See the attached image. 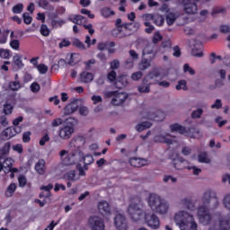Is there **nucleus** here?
I'll list each match as a JSON object with an SVG mask.
<instances>
[{
    "instance_id": "423d86ee",
    "label": "nucleus",
    "mask_w": 230,
    "mask_h": 230,
    "mask_svg": "<svg viewBox=\"0 0 230 230\" xmlns=\"http://www.w3.org/2000/svg\"><path fill=\"white\" fill-rule=\"evenodd\" d=\"M75 147L71 145V141L69 143V151L63 149L59 152V157L65 166H73V164H76V161H78V155H73V151Z\"/></svg>"
},
{
    "instance_id": "a18cd8bd",
    "label": "nucleus",
    "mask_w": 230,
    "mask_h": 230,
    "mask_svg": "<svg viewBox=\"0 0 230 230\" xmlns=\"http://www.w3.org/2000/svg\"><path fill=\"white\" fill-rule=\"evenodd\" d=\"M121 80H125V84L121 83ZM121 80H118L115 82L114 85L117 89H123V87L127 85V78L125 76H122Z\"/></svg>"
},
{
    "instance_id": "774afa93",
    "label": "nucleus",
    "mask_w": 230,
    "mask_h": 230,
    "mask_svg": "<svg viewBox=\"0 0 230 230\" xmlns=\"http://www.w3.org/2000/svg\"><path fill=\"white\" fill-rule=\"evenodd\" d=\"M116 76H117L116 71L111 70V71L108 74L107 78H108V80H109L110 82H114V81L116 80Z\"/></svg>"
},
{
    "instance_id": "37998d69",
    "label": "nucleus",
    "mask_w": 230,
    "mask_h": 230,
    "mask_svg": "<svg viewBox=\"0 0 230 230\" xmlns=\"http://www.w3.org/2000/svg\"><path fill=\"white\" fill-rule=\"evenodd\" d=\"M24 10V4H18L13 7V13H22Z\"/></svg>"
},
{
    "instance_id": "4c0bfd02",
    "label": "nucleus",
    "mask_w": 230,
    "mask_h": 230,
    "mask_svg": "<svg viewBox=\"0 0 230 230\" xmlns=\"http://www.w3.org/2000/svg\"><path fill=\"white\" fill-rule=\"evenodd\" d=\"M122 28L125 31V33H130V35H132V33H134V28H132V26H134V23L132 22H128V23H122Z\"/></svg>"
},
{
    "instance_id": "864d4df0",
    "label": "nucleus",
    "mask_w": 230,
    "mask_h": 230,
    "mask_svg": "<svg viewBox=\"0 0 230 230\" xmlns=\"http://www.w3.org/2000/svg\"><path fill=\"white\" fill-rule=\"evenodd\" d=\"M64 24H66V21H64V20H59V21L52 20L51 21L52 28H58V26H62Z\"/></svg>"
},
{
    "instance_id": "69168bd1",
    "label": "nucleus",
    "mask_w": 230,
    "mask_h": 230,
    "mask_svg": "<svg viewBox=\"0 0 230 230\" xmlns=\"http://www.w3.org/2000/svg\"><path fill=\"white\" fill-rule=\"evenodd\" d=\"M10 46L11 48H13V49H19V46H21V43L19 42V40H13L10 42Z\"/></svg>"
},
{
    "instance_id": "1a4fd4ad",
    "label": "nucleus",
    "mask_w": 230,
    "mask_h": 230,
    "mask_svg": "<svg viewBox=\"0 0 230 230\" xmlns=\"http://www.w3.org/2000/svg\"><path fill=\"white\" fill-rule=\"evenodd\" d=\"M145 222L148 226V227H151V229H159L161 226V221L159 220V217L154 213L146 214Z\"/></svg>"
},
{
    "instance_id": "f03ea898",
    "label": "nucleus",
    "mask_w": 230,
    "mask_h": 230,
    "mask_svg": "<svg viewBox=\"0 0 230 230\" xmlns=\"http://www.w3.org/2000/svg\"><path fill=\"white\" fill-rule=\"evenodd\" d=\"M174 221L181 230H197V222L193 215L181 210L175 214Z\"/></svg>"
},
{
    "instance_id": "7c9ffc66",
    "label": "nucleus",
    "mask_w": 230,
    "mask_h": 230,
    "mask_svg": "<svg viewBox=\"0 0 230 230\" xmlns=\"http://www.w3.org/2000/svg\"><path fill=\"white\" fill-rule=\"evenodd\" d=\"M181 204L182 206H184V208L190 209V211H193V209H195V203H193V201L190 199H184L183 200H181Z\"/></svg>"
},
{
    "instance_id": "7ed1b4c3",
    "label": "nucleus",
    "mask_w": 230,
    "mask_h": 230,
    "mask_svg": "<svg viewBox=\"0 0 230 230\" xmlns=\"http://www.w3.org/2000/svg\"><path fill=\"white\" fill-rule=\"evenodd\" d=\"M148 206L154 213L158 215H166L170 209V203L157 194L149 195Z\"/></svg>"
},
{
    "instance_id": "a211bd4d",
    "label": "nucleus",
    "mask_w": 230,
    "mask_h": 230,
    "mask_svg": "<svg viewBox=\"0 0 230 230\" xmlns=\"http://www.w3.org/2000/svg\"><path fill=\"white\" fill-rule=\"evenodd\" d=\"M98 211L102 215V217H109L111 215V205L109 202L102 200L97 205Z\"/></svg>"
},
{
    "instance_id": "f3484780",
    "label": "nucleus",
    "mask_w": 230,
    "mask_h": 230,
    "mask_svg": "<svg viewBox=\"0 0 230 230\" xmlns=\"http://www.w3.org/2000/svg\"><path fill=\"white\" fill-rule=\"evenodd\" d=\"M79 102L80 101L78 99H74L71 102H69L64 109V115L69 116L74 112H76V111H78Z\"/></svg>"
},
{
    "instance_id": "c9c22d12",
    "label": "nucleus",
    "mask_w": 230,
    "mask_h": 230,
    "mask_svg": "<svg viewBox=\"0 0 230 230\" xmlns=\"http://www.w3.org/2000/svg\"><path fill=\"white\" fill-rule=\"evenodd\" d=\"M192 57H197L198 58H202L204 57V52H202V49L197 48V46H194V48L191 50Z\"/></svg>"
},
{
    "instance_id": "58836bf2",
    "label": "nucleus",
    "mask_w": 230,
    "mask_h": 230,
    "mask_svg": "<svg viewBox=\"0 0 230 230\" xmlns=\"http://www.w3.org/2000/svg\"><path fill=\"white\" fill-rule=\"evenodd\" d=\"M187 82L186 80H180L176 85V90L177 91H188V86H187Z\"/></svg>"
},
{
    "instance_id": "ddd939ff",
    "label": "nucleus",
    "mask_w": 230,
    "mask_h": 230,
    "mask_svg": "<svg viewBox=\"0 0 230 230\" xmlns=\"http://www.w3.org/2000/svg\"><path fill=\"white\" fill-rule=\"evenodd\" d=\"M13 163H15V161L12 157H6L2 160V166L5 173H10V172H19V169L13 168Z\"/></svg>"
},
{
    "instance_id": "13d9d810",
    "label": "nucleus",
    "mask_w": 230,
    "mask_h": 230,
    "mask_svg": "<svg viewBox=\"0 0 230 230\" xmlns=\"http://www.w3.org/2000/svg\"><path fill=\"white\" fill-rule=\"evenodd\" d=\"M0 57L1 58H10V50L0 49Z\"/></svg>"
},
{
    "instance_id": "72a5a7b5",
    "label": "nucleus",
    "mask_w": 230,
    "mask_h": 230,
    "mask_svg": "<svg viewBox=\"0 0 230 230\" xmlns=\"http://www.w3.org/2000/svg\"><path fill=\"white\" fill-rule=\"evenodd\" d=\"M202 114H204V110L202 108L197 109L191 112L192 119H200L202 118Z\"/></svg>"
},
{
    "instance_id": "3c124183",
    "label": "nucleus",
    "mask_w": 230,
    "mask_h": 230,
    "mask_svg": "<svg viewBox=\"0 0 230 230\" xmlns=\"http://www.w3.org/2000/svg\"><path fill=\"white\" fill-rule=\"evenodd\" d=\"M223 204L228 211H230V194H226L223 199Z\"/></svg>"
},
{
    "instance_id": "b1692460",
    "label": "nucleus",
    "mask_w": 230,
    "mask_h": 230,
    "mask_svg": "<svg viewBox=\"0 0 230 230\" xmlns=\"http://www.w3.org/2000/svg\"><path fill=\"white\" fill-rule=\"evenodd\" d=\"M35 170L39 175H44L46 173V161L40 159L35 164Z\"/></svg>"
},
{
    "instance_id": "e2e57ef3",
    "label": "nucleus",
    "mask_w": 230,
    "mask_h": 230,
    "mask_svg": "<svg viewBox=\"0 0 230 230\" xmlns=\"http://www.w3.org/2000/svg\"><path fill=\"white\" fill-rule=\"evenodd\" d=\"M163 181L164 182H169V181H171L172 182H173V184H175V182H177V178L172 175H164Z\"/></svg>"
},
{
    "instance_id": "4be33fe9",
    "label": "nucleus",
    "mask_w": 230,
    "mask_h": 230,
    "mask_svg": "<svg viewBox=\"0 0 230 230\" xmlns=\"http://www.w3.org/2000/svg\"><path fill=\"white\" fill-rule=\"evenodd\" d=\"M112 36L117 39H125L126 37H130V33L125 32L123 27H117L112 31Z\"/></svg>"
},
{
    "instance_id": "473e14b6",
    "label": "nucleus",
    "mask_w": 230,
    "mask_h": 230,
    "mask_svg": "<svg viewBox=\"0 0 230 230\" xmlns=\"http://www.w3.org/2000/svg\"><path fill=\"white\" fill-rule=\"evenodd\" d=\"M22 56L17 54L13 57V65L18 66V69H21V67H24V64L22 63Z\"/></svg>"
},
{
    "instance_id": "09e8293b",
    "label": "nucleus",
    "mask_w": 230,
    "mask_h": 230,
    "mask_svg": "<svg viewBox=\"0 0 230 230\" xmlns=\"http://www.w3.org/2000/svg\"><path fill=\"white\" fill-rule=\"evenodd\" d=\"M144 25L146 27L145 29L146 33H152L154 30H155V27H154V25H152V23L149 22H145Z\"/></svg>"
},
{
    "instance_id": "9b49d317",
    "label": "nucleus",
    "mask_w": 230,
    "mask_h": 230,
    "mask_svg": "<svg viewBox=\"0 0 230 230\" xmlns=\"http://www.w3.org/2000/svg\"><path fill=\"white\" fill-rule=\"evenodd\" d=\"M88 222L93 230H105V221L98 216L90 217Z\"/></svg>"
},
{
    "instance_id": "0e129e2a",
    "label": "nucleus",
    "mask_w": 230,
    "mask_h": 230,
    "mask_svg": "<svg viewBox=\"0 0 230 230\" xmlns=\"http://www.w3.org/2000/svg\"><path fill=\"white\" fill-rule=\"evenodd\" d=\"M31 91L32 93H39L40 91V84H39L38 83H32L31 84Z\"/></svg>"
},
{
    "instance_id": "338daca9",
    "label": "nucleus",
    "mask_w": 230,
    "mask_h": 230,
    "mask_svg": "<svg viewBox=\"0 0 230 230\" xmlns=\"http://www.w3.org/2000/svg\"><path fill=\"white\" fill-rule=\"evenodd\" d=\"M111 65V69L114 71V69H119V60L114 59L110 63Z\"/></svg>"
},
{
    "instance_id": "c03bdc74",
    "label": "nucleus",
    "mask_w": 230,
    "mask_h": 230,
    "mask_svg": "<svg viewBox=\"0 0 230 230\" xmlns=\"http://www.w3.org/2000/svg\"><path fill=\"white\" fill-rule=\"evenodd\" d=\"M49 28H48V25L42 24L40 27V33L43 35V37H49Z\"/></svg>"
},
{
    "instance_id": "e433bc0d",
    "label": "nucleus",
    "mask_w": 230,
    "mask_h": 230,
    "mask_svg": "<svg viewBox=\"0 0 230 230\" xmlns=\"http://www.w3.org/2000/svg\"><path fill=\"white\" fill-rule=\"evenodd\" d=\"M76 170L79 172V175L84 177L85 176V171L84 170H89V164H84V166H82V164H79L76 165Z\"/></svg>"
},
{
    "instance_id": "20e7f679",
    "label": "nucleus",
    "mask_w": 230,
    "mask_h": 230,
    "mask_svg": "<svg viewBox=\"0 0 230 230\" xmlns=\"http://www.w3.org/2000/svg\"><path fill=\"white\" fill-rule=\"evenodd\" d=\"M218 198H217V192L208 190H206L201 197V205L199 208H203L204 209H216L218 208Z\"/></svg>"
},
{
    "instance_id": "49530a36",
    "label": "nucleus",
    "mask_w": 230,
    "mask_h": 230,
    "mask_svg": "<svg viewBox=\"0 0 230 230\" xmlns=\"http://www.w3.org/2000/svg\"><path fill=\"white\" fill-rule=\"evenodd\" d=\"M36 67L40 75H46L48 73V66L44 64H40Z\"/></svg>"
},
{
    "instance_id": "5fc2aeb1",
    "label": "nucleus",
    "mask_w": 230,
    "mask_h": 230,
    "mask_svg": "<svg viewBox=\"0 0 230 230\" xmlns=\"http://www.w3.org/2000/svg\"><path fill=\"white\" fill-rule=\"evenodd\" d=\"M153 21L156 26H163V24H164V18H163V16H156Z\"/></svg>"
},
{
    "instance_id": "4d7b16f0",
    "label": "nucleus",
    "mask_w": 230,
    "mask_h": 230,
    "mask_svg": "<svg viewBox=\"0 0 230 230\" xmlns=\"http://www.w3.org/2000/svg\"><path fill=\"white\" fill-rule=\"evenodd\" d=\"M161 40H163V36L161 35V33L159 32L155 33L153 37V44H159Z\"/></svg>"
},
{
    "instance_id": "6e6552de",
    "label": "nucleus",
    "mask_w": 230,
    "mask_h": 230,
    "mask_svg": "<svg viewBox=\"0 0 230 230\" xmlns=\"http://www.w3.org/2000/svg\"><path fill=\"white\" fill-rule=\"evenodd\" d=\"M210 210L211 208H198V218L203 226H209L211 220H213Z\"/></svg>"
},
{
    "instance_id": "cd10ccee",
    "label": "nucleus",
    "mask_w": 230,
    "mask_h": 230,
    "mask_svg": "<svg viewBox=\"0 0 230 230\" xmlns=\"http://www.w3.org/2000/svg\"><path fill=\"white\" fill-rule=\"evenodd\" d=\"M62 123H64V119H62L60 118L54 119L51 121L50 125L49 126V129L55 131V128H57L58 127H60V125H62Z\"/></svg>"
},
{
    "instance_id": "5701e85b",
    "label": "nucleus",
    "mask_w": 230,
    "mask_h": 230,
    "mask_svg": "<svg viewBox=\"0 0 230 230\" xmlns=\"http://www.w3.org/2000/svg\"><path fill=\"white\" fill-rule=\"evenodd\" d=\"M159 76H161V72L157 69H153L145 76L144 84H146V82L150 83V80H155V78H159Z\"/></svg>"
},
{
    "instance_id": "2f4dec72",
    "label": "nucleus",
    "mask_w": 230,
    "mask_h": 230,
    "mask_svg": "<svg viewBox=\"0 0 230 230\" xmlns=\"http://www.w3.org/2000/svg\"><path fill=\"white\" fill-rule=\"evenodd\" d=\"M151 65L152 64L150 63V61L148 59L143 58L141 60V62L139 63L138 67H139L140 71H146V69L148 67H150Z\"/></svg>"
},
{
    "instance_id": "f257e3e1",
    "label": "nucleus",
    "mask_w": 230,
    "mask_h": 230,
    "mask_svg": "<svg viewBox=\"0 0 230 230\" xmlns=\"http://www.w3.org/2000/svg\"><path fill=\"white\" fill-rule=\"evenodd\" d=\"M72 155H77L78 161H83L84 164H93L94 163V157L92 155H84V146H85V138L84 137H77L71 140Z\"/></svg>"
},
{
    "instance_id": "603ef678",
    "label": "nucleus",
    "mask_w": 230,
    "mask_h": 230,
    "mask_svg": "<svg viewBox=\"0 0 230 230\" xmlns=\"http://www.w3.org/2000/svg\"><path fill=\"white\" fill-rule=\"evenodd\" d=\"M131 78L135 81L137 82V80H141L143 78V72L138 71L135 72L131 75Z\"/></svg>"
},
{
    "instance_id": "8fccbe9b",
    "label": "nucleus",
    "mask_w": 230,
    "mask_h": 230,
    "mask_svg": "<svg viewBox=\"0 0 230 230\" xmlns=\"http://www.w3.org/2000/svg\"><path fill=\"white\" fill-rule=\"evenodd\" d=\"M188 170H192L193 175H200V173L202 172V169L195 165H191V166L189 165Z\"/></svg>"
},
{
    "instance_id": "bf43d9fd",
    "label": "nucleus",
    "mask_w": 230,
    "mask_h": 230,
    "mask_svg": "<svg viewBox=\"0 0 230 230\" xmlns=\"http://www.w3.org/2000/svg\"><path fill=\"white\" fill-rule=\"evenodd\" d=\"M22 18L25 24H31L32 18L30 16L29 13H24Z\"/></svg>"
},
{
    "instance_id": "f8f14e48",
    "label": "nucleus",
    "mask_w": 230,
    "mask_h": 230,
    "mask_svg": "<svg viewBox=\"0 0 230 230\" xmlns=\"http://www.w3.org/2000/svg\"><path fill=\"white\" fill-rule=\"evenodd\" d=\"M114 226L119 230H127V217L123 214H117L114 218Z\"/></svg>"
},
{
    "instance_id": "c85d7f7f",
    "label": "nucleus",
    "mask_w": 230,
    "mask_h": 230,
    "mask_svg": "<svg viewBox=\"0 0 230 230\" xmlns=\"http://www.w3.org/2000/svg\"><path fill=\"white\" fill-rule=\"evenodd\" d=\"M150 85H152V83L146 82V84H145V79H143V81H142V85H140V86L137 88V91H138L139 93H150Z\"/></svg>"
},
{
    "instance_id": "f704fd0d",
    "label": "nucleus",
    "mask_w": 230,
    "mask_h": 230,
    "mask_svg": "<svg viewBox=\"0 0 230 230\" xmlns=\"http://www.w3.org/2000/svg\"><path fill=\"white\" fill-rule=\"evenodd\" d=\"M175 21H177V16L175 15V13H169L166 15V22H167L168 26L173 25V23L175 22Z\"/></svg>"
},
{
    "instance_id": "c756f323",
    "label": "nucleus",
    "mask_w": 230,
    "mask_h": 230,
    "mask_svg": "<svg viewBox=\"0 0 230 230\" xmlns=\"http://www.w3.org/2000/svg\"><path fill=\"white\" fill-rule=\"evenodd\" d=\"M198 161L199 163H205L206 164H209V163H211V160L208 157V153L206 152L199 154Z\"/></svg>"
},
{
    "instance_id": "412c9836",
    "label": "nucleus",
    "mask_w": 230,
    "mask_h": 230,
    "mask_svg": "<svg viewBox=\"0 0 230 230\" xmlns=\"http://www.w3.org/2000/svg\"><path fill=\"white\" fill-rule=\"evenodd\" d=\"M94 80V74L87 71H84L80 74V81L83 84H91Z\"/></svg>"
},
{
    "instance_id": "de8ad7c7",
    "label": "nucleus",
    "mask_w": 230,
    "mask_h": 230,
    "mask_svg": "<svg viewBox=\"0 0 230 230\" xmlns=\"http://www.w3.org/2000/svg\"><path fill=\"white\" fill-rule=\"evenodd\" d=\"M66 181H75V177H76V173L75 171H69L64 175Z\"/></svg>"
},
{
    "instance_id": "79ce46f5",
    "label": "nucleus",
    "mask_w": 230,
    "mask_h": 230,
    "mask_svg": "<svg viewBox=\"0 0 230 230\" xmlns=\"http://www.w3.org/2000/svg\"><path fill=\"white\" fill-rule=\"evenodd\" d=\"M9 89H11V91H19V89H21V83H19V81L10 82Z\"/></svg>"
},
{
    "instance_id": "680f3d73",
    "label": "nucleus",
    "mask_w": 230,
    "mask_h": 230,
    "mask_svg": "<svg viewBox=\"0 0 230 230\" xmlns=\"http://www.w3.org/2000/svg\"><path fill=\"white\" fill-rule=\"evenodd\" d=\"M49 135L45 134L44 137H41V139L40 140V146H44L46 145V143H49Z\"/></svg>"
},
{
    "instance_id": "bb28decb",
    "label": "nucleus",
    "mask_w": 230,
    "mask_h": 230,
    "mask_svg": "<svg viewBox=\"0 0 230 230\" xmlns=\"http://www.w3.org/2000/svg\"><path fill=\"white\" fill-rule=\"evenodd\" d=\"M15 136V130L12 128H7L2 132L3 139L8 140L12 139Z\"/></svg>"
},
{
    "instance_id": "39448f33",
    "label": "nucleus",
    "mask_w": 230,
    "mask_h": 230,
    "mask_svg": "<svg viewBox=\"0 0 230 230\" xmlns=\"http://www.w3.org/2000/svg\"><path fill=\"white\" fill-rule=\"evenodd\" d=\"M128 213L134 222H139V220L143 218L144 213L141 199H137L130 203L128 208Z\"/></svg>"
},
{
    "instance_id": "052dcab7",
    "label": "nucleus",
    "mask_w": 230,
    "mask_h": 230,
    "mask_svg": "<svg viewBox=\"0 0 230 230\" xmlns=\"http://www.w3.org/2000/svg\"><path fill=\"white\" fill-rule=\"evenodd\" d=\"M183 71H184V73H189L191 75H195V70L191 66H190L189 64H185L183 66Z\"/></svg>"
},
{
    "instance_id": "a19ab883",
    "label": "nucleus",
    "mask_w": 230,
    "mask_h": 230,
    "mask_svg": "<svg viewBox=\"0 0 230 230\" xmlns=\"http://www.w3.org/2000/svg\"><path fill=\"white\" fill-rule=\"evenodd\" d=\"M101 13L103 17H111V15H114V11H111L109 7H104L102 9Z\"/></svg>"
},
{
    "instance_id": "aec40b11",
    "label": "nucleus",
    "mask_w": 230,
    "mask_h": 230,
    "mask_svg": "<svg viewBox=\"0 0 230 230\" xmlns=\"http://www.w3.org/2000/svg\"><path fill=\"white\" fill-rule=\"evenodd\" d=\"M128 54L130 58L126 60V66L129 68L134 67V62H136V60H139V54H137L134 49L129 50Z\"/></svg>"
},
{
    "instance_id": "4468645a",
    "label": "nucleus",
    "mask_w": 230,
    "mask_h": 230,
    "mask_svg": "<svg viewBox=\"0 0 230 230\" xmlns=\"http://www.w3.org/2000/svg\"><path fill=\"white\" fill-rule=\"evenodd\" d=\"M170 137H175L169 133L156 135L154 137L155 143H164L165 145H173V139Z\"/></svg>"
},
{
    "instance_id": "a878e982",
    "label": "nucleus",
    "mask_w": 230,
    "mask_h": 230,
    "mask_svg": "<svg viewBox=\"0 0 230 230\" xmlns=\"http://www.w3.org/2000/svg\"><path fill=\"white\" fill-rule=\"evenodd\" d=\"M12 144L10 142H6L4 146L0 149V159L6 158L7 155H10V148Z\"/></svg>"
},
{
    "instance_id": "2eb2a0df",
    "label": "nucleus",
    "mask_w": 230,
    "mask_h": 230,
    "mask_svg": "<svg viewBox=\"0 0 230 230\" xmlns=\"http://www.w3.org/2000/svg\"><path fill=\"white\" fill-rule=\"evenodd\" d=\"M127 98H128V94H127V93L117 92L115 97L111 99V103L112 105L119 107V105H123L125 102H127Z\"/></svg>"
},
{
    "instance_id": "9d476101",
    "label": "nucleus",
    "mask_w": 230,
    "mask_h": 230,
    "mask_svg": "<svg viewBox=\"0 0 230 230\" xmlns=\"http://www.w3.org/2000/svg\"><path fill=\"white\" fill-rule=\"evenodd\" d=\"M209 230H230V217H220L217 223L209 227Z\"/></svg>"
},
{
    "instance_id": "dca6fc26",
    "label": "nucleus",
    "mask_w": 230,
    "mask_h": 230,
    "mask_svg": "<svg viewBox=\"0 0 230 230\" xmlns=\"http://www.w3.org/2000/svg\"><path fill=\"white\" fill-rule=\"evenodd\" d=\"M75 132L73 126H65L59 129L58 136L61 139H71V136Z\"/></svg>"
},
{
    "instance_id": "6e6d98bb",
    "label": "nucleus",
    "mask_w": 230,
    "mask_h": 230,
    "mask_svg": "<svg viewBox=\"0 0 230 230\" xmlns=\"http://www.w3.org/2000/svg\"><path fill=\"white\" fill-rule=\"evenodd\" d=\"M73 46H75V48H78L79 49H85V45L79 40H74L72 42Z\"/></svg>"
},
{
    "instance_id": "ea45409f",
    "label": "nucleus",
    "mask_w": 230,
    "mask_h": 230,
    "mask_svg": "<svg viewBox=\"0 0 230 230\" xmlns=\"http://www.w3.org/2000/svg\"><path fill=\"white\" fill-rule=\"evenodd\" d=\"M15 190H17V185H15V183H11L5 192L6 197H12V195L15 193Z\"/></svg>"
},
{
    "instance_id": "0eeeda50",
    "label": "nucleus",
    "mask_w": 230,
    "mask_h": 230,
    "mask_svg": "<svg viewBox=\"0 0 230 230\" xmlns=\"http://www.w3.org/2000/svg\"><path fill=\"white\" fill-rule=\"evenodd\" d=\"M178 3L183 8L187 15H195L199 12L197 4L193 0H178Z\"/></svg>"
},
{
    "instance_id": "393cba45",
    "label": "nucleus",
    "mask_w": 230,
    "mask_h": 230,
    "mask_svg": "<svg viewBox=\"0 0 230 230\" xmlns=\"http://www.w3.org/2000/svg\"><path fill=\"white\" fill-rule=\"evenodd\" d=\"M186 135L189 137H194L195 139H199V137H202V133H200V129L197 128H190L186 131Z\"/></svg>"
},
{
    "instance_id": "6ab92c4d",
    "label": "nucleus",
    "mask_w": 230,
    "mask_h": 230,
    "mask_svg": "<svg viewBox=\"0 0 230 230\" xmlns=\"http://www.w3.org/2000/svg\"><path fill=\"white\" fill-rule=\"evenodd\" d=\"M173 167L176 170H188L190 167V162L182 157H177L173 160Z\"/></svg>"
}]
</instances>
